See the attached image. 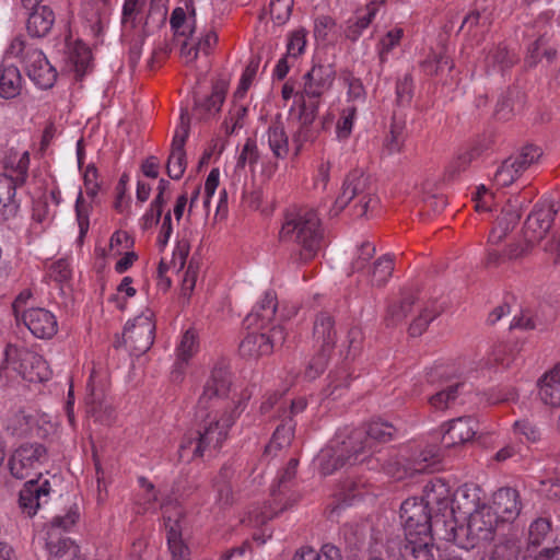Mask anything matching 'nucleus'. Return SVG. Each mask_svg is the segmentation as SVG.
Returning a JSON list of instances; mask_svg holds the SVG:
<instances>
[{"label": "nucleus", "mask_w": 560, "mask_h": 560, "mask_svg": "<svg viewBox=\"0 0 560 560\" xmlns=\"http://www.w3.org/2000/svg\"><path fill=\"white\" fill-rule=\"evenodd\" d=\"M231 381L223 369H214L203 386L197 404L198 429L186 434L178 454L187 463L218 451L226 440L229 429L244 411L250 394L244 392L231 412L222 411L230 392Z\"/></svg>", "instance_id": "1"}, {"label": "nucleus", "mask_w": 560, "mask_h": 560, "mask_svg": "<svg viewBox=\"0 0 560 560\" xmlns=\"http://www.w3.org/2000/svg\"><path fill=\"white\" fill-rule=\"evenodd\" d=\"M395 428L385 421L376 420L368 424L366 428L353 430L347 440L342 441V446L338 451L336 458L324 452L320 463V470L324 475H330L345 464H355L363 462L360 458L366 452H372L376 442L386 443L393 439Z\"/></svg>", "instance_id": "2"}, {"label": "nucleus", "mask_w": 560, "mask_h": 560, "mask_svg": "<svg viewBox=\"0 0 560 560\" xmlns=\"http://www.w3.org/2000/svg\"><path fill=\"white\" fill-rule=\"evenodd\" d=\"M282 241L296 243L300 247V260L312 259L320 247L323 231L317 212L312 208H298L287 213L280 231Z\"/></svg>", "instance_id": "3"}, {"label": "nucleus", "mask_w": 560, "mask_h": 560, "mask_svg": "<svg viewBox=\"0 0 560 560\" xmlns=\"http://www.w3.org/2000/svg\"><path fill=\"white\" fill-rule=\"evenodd\" d=\"M352 201L354 202L352 213L357 217L366 215L369 208L377 205L370 177L360 170H353L346 176L341 192L336 198L330 212L338 215Z\"/></svg>", "instance_id": "4"}, {"label": "nucleus", "mask_w": 560, "mask_h": 560, "mask_svg": "<svg viewBox=\"0 0 560 560\" xmlns=\"http://www.w3.org/2000/svg\"><path fill=\"white\" fill-rule=\"evenodd\" d=\"M431 509L420 498H408L400 505V521L405 539H416L432 536V530L439 534L442 520L432 515Z\"/></svg>", "instance_id": "5"}, {"label": "nucleus", "mask_w": 560, "mask_h": 560, "mask_svg": "<svg viewBox=\"0 0 560 560\" xmlns=\"http://www.w3.org/2000/svg\"><path fill=\"white\" fill-rule=\"evenodd\" d=\"M4 361L30 383L48 381L52 374L47 361L42 355L25 348L19 349L8 345L4 350Z\"/></svg>", "instance_id": "6"}, {"label": "nucleus", "mask_w": 560, "mask_h": 560, "mask_svg": "<svg viewBox=\"0 0 560 560\" xmlns=\"http://www.w3.org/2000/svg\"><path fill=\"white\" fill-rule=\"evenodd\" d=\"M336 70L332 63L316 62L310 71L303 75V89L296 93L298 104L301 102L317 101L328 92L335 82Z\"/></svg>", "instance_id": "7"}, {"label": "nucleus", "mask_w": 560, "mask_h": 560, "mask_svg": "<svg viewBox=\"0 0 560 560\" xmlns=\"http://www.w3.org/2000/svg\"><path fill=\"white\" fill-rule=\"evenodd\" d=\"M122 338L130 351L140 355L153 345L155 338V322L151 312L143 313L125 326Z\"/></svg>", "instance_id": "8"}, {"label": "nucleus", "mask_w": 560, "mask_h": 560, "mask_svg": "<svg viewBox=\"0 0 560 560\" xmlns=\"http://www.w3.org/2000/svg\"><path fill=\"white\" fill-rule=\"evenodd\" d=\"M46 459V448L39 443H25L9 457L10 474L16 479H25L37 470Z\"/></svg>", "instance_id": "9"}, {"label": "nucleus", "mask_w": 560, "mask_h": 560, "mask_svg": "<svg viewBox=\"0 0 560 560\" xmlns=\"http://www.w3.org/2000/svg\"><path fill=\"white\" fill-rule=\"evenodd\" d=\"M557 212L558 209L550 200L536 203L525 221L524 240L528 244L539 243L549 232Z\"/></svg>", "instance_id": "10"}, {"label": "nucleus", "mask_w": 560, "mask_h": 560, "mask_svg": "<svg viewBox=\"0 0 560 560\" xmlns=\"http://www.w3.org/2000/svg\"><path fill=\"white\" fill-rule=\"evenodd\" d=\"M299 105V127L293 135V154L300 155L303 145L313 142L318 136L314 121L318 114V102H301Z\"/></svg>", "instance_id": "11"}, {"label": "nucleus", "mask_w": 560, "mask_h": 560, "mask_svg": "<svg viewBox=\"0 0 560 560\" xmlns=\"http://www.w3.org/2000/svg\"><path fill=\"white\" fill-rule=\"evenodd\" d=\"M23 65L28 78L40 89H49L55 84L57 71L42 50L27 48Z\"/></svg>", "instance_id": "12"}, {"label": "nucleus", "mask_w": 560, "mask_h": 560, "mask_svg": "<svg viewBox=\"0 0 560 560\" xmlns=\"http://www.w3.org/2000/svg\"><path fill=\"white\" fill-rule=\"evenodd\" d=\"M51 492L49 480L31 479L26 481L19 493V508L22 513L33 517L42 505L48 503Z\"/></svg>", "instance_id": "13"}, {"label": "nucleus", "mask_w": 560, "mask_h": 560, "mask_svg": "<svg viewBox=\"0 0 560 560\" xmlns=\"http://www.w3.org/2000/svg\"><path fill=\"white\" fill-rule=\"evenodd\" d=\"M188 137V125L184 120V115L180 116V125L176 129L172 141V149L166 164L167 175L172 179H180L187 166L185 142Z\"/></svg>", "instance_id": "14"}, {"label": "nucleus", "mask_w": 560, "mask_h": 560, "mask_svg": "<svg viewBox=\"0 0 560 560\" xmlns=\"http://www.w3.org/2000/svg\"><path fill=\"white\" fill-rule=\"evenodd\" d=\"M500 522H512L521 513L522 504L517 490L505 487L497 490L489 505Z\"/></svg>", "instance_id": "15"}, {"label": "nucleus", "mask_w": 560, "mask_h": 560, "mask_svg": "<svg viewBox=\"0 0 560 560\" xmlns=\"http://www.w3.org/2000/svg\"><path fill=\"white\" fill-rule=\"evenodd\" d=\"M22 319L30 331L40 339H49L58 330L55 315L45 308H30L23 313Z\"/></svg>", "instance_id": "16"}, {"label": "nucleus", "mask_w": 560, "mask_h": 560, "mask_svg": "<svg viewBox=\"0 0 560 560\" xmlns=\"http://www.w3.org/2000/svg\"><path fill=\"white\" fill-rule=\"evenodd\" d=\"M441 525L443 528H440L439 534L442 535V538L454 542L462 549L470 550L482 542L472 532L468 522L467 524L457 525L455 520L451 517L450 520H442Z\"/></svg>", "instance_id": "17"}, {"label": "nucleus", "mask_w": 560, "mask_h": 560, "mask_svg": "<svg viewBox=\"0 0 560 560\" xmlns=\"http://www.w3.org/2000/svg\"><path fill=\"white\" fill-rule=\"evenodd\" d=\"M314 348L332 353L337 342V329L334 317L326 312L319 313L313 326Z\"/></svg>", "instance_id": "18"}, {"label": "nucleus", "mask_w": 560, "mask_h": 560, "mask_svg": "<svg viewBox=\"0 0 560 560\" xmlns=\"http://www.w3.org/2000/svg\"><path fill=\"white\" fill-rule=\"evenodd\" d=\"M522 215V202L515 198L502 208L501 214L497 219V224L489 235L490 244H500L506 234L518 223Z\"/></svg>", "instance_id": "19"}, {"label": "nucleus", "mask_w": 560, "mask_h": 560, "mask_svg": "<svg viewBox=\"0 0 560 560\" xmlns=\"http://www.w3.org/2000/svg\"><path fill=\"white\" fill-rule=\"evenodd\" d=\"M468 523L472 527L476 536L483 541H489L493 538L498 523L500 522L492 509L487 504H481L472 511L468 508Z\"/></svg>", "instance_id": "20"}, {"label": "nucleus", "mask_w": 560, "mask_h": 560, "mask_svg": "<svg viewBox=\"0 0 560 560\" xmlns=\"http://www.w3.org/2000/svg\"><path fill=\"white\" fill-rule=\"evenodd\" d=\"M438 454L433 452H421L411 464H401L400 462H388L383 465L386 474L395 479H404L417 472H423L431 464L436 462Z\"/></svg>", "instance_id": "21"}, {"label": "nucleus", "mask_w": 560, "mask_h": 560, "mask_svg": "<svg viewBox=\"0 0 560 560\" xmlns=\"http://www.w3.org/2000/svg\"><path fill=\"white\" fill-rule=\"evenodd\" d=\"M476 434V422L471 417H459L447 423L442 436L445 447H453L470 441Z\"/></svg>", "instance_id": "22"}, {"label": "nucleus", "mask_w": 560, "mask_h": 560, "mask_svg": "<svg viewBox=\"0 0 560 560\" xmlns=\"http://www.w3.org/2000/svg\"><path fill=\"white\" fill-rule=\"evenodd\" d=\"M452 495L448 483L441 478H434L424 486L423 497L420 499L431 510L436 508L439 513H444L451 508Z\"/></svg>", "instance_id": "23"}, {"label": "nucleus", "mask_w": 560, "mask_h": 560, "mask_svg": "<svg viewBox=\"0 0 560 560\" xmlns=\"http://www.w3.org/2000/svg\"><path fill=\"white\" fill-rule=\"evenodd\" d=\"M262 142L267 143L272 156L277 160H285L290 154L289 135L280 119L270 122L262 136Z\"/></svg>", "instance_id": "24"}, {"label": "nucleus", "mask_w": 560, "mask_h": 560, "mask_svg": "<svg viewBox=\"0 0 560 560\" xmlns=\"http://www.w3.org/2000/svg\"><path fill=\"white\" fill-rule=\"evenodd\" d=\"M46 550L48 560H78L79 547L60 533L47 532Z\"/></svg>", "instance_id": "25"}, {"label": "nucleus", "mask_w": 560, "mask_h": 560, "mask_svg": "<svg viewBox=\"0 0 560 560\" xmlns=\"http://www.w3.org/2000/svg\"><path fill=\"white\" fill-rule=\"evenodd\" d=\"M16 180L7 174H0V222L14 218L20 205L15 200Z\"/></svg>", "instance_id": "26"}, {"label": "nucleus", "mask_w": 560, "mask_h": 560, "mask_svg": "<svg viewBox=\"0 0 560 560\" xmlns=\"http://www.w3.org/2000/svg\"><path fill=\"white\" fill-rule=\"evenodd\" d=\"M383 3V0H372L366 4L364 11H359L355 18L350 19L345 31L346 37L355 42L362 35V32L370 26Z\"/></svg>", "instance_id": "27"}, {"label": "nucleus", "mask_w": 560, "mask_h": 560, "mask_svg": "<svg viewBox=\"0 0 560 560\" xmlns=\"http://www.w3.org/2000/svg\"><path fill=\"white\" fill-rule=\"evenodd\" d=\"M33 11L30 13L26 28L33 37L46 36L55 23V13L47 5H36L31 8Z\"/></svg>", "instance_id": "28"}, {"label": "nucleus", "mask_w": 560, "mask_h": 560, "mask_svg": "<svg viewBox=\"0 0 560 560\" xmlns=\"http://www.w3.org/2000/svg\"><path fill=\"white\" fill-rule=\"evenodd\" d=\"M278 311L279 303L276 293L273 291H267L257 304L255 311L247 316L246 320L249 325H257L262 328L276 318Z\"/></svg>", "instance_id": "29"}, {"label": "nucleus", "mask_w": 560, "mask_h": 560, "mask_svg": "<svg viewBox=\"0 0 560 560\" xmlns=\"http://www.w3.org/2000/svg\"><path fill=\"white\" fill-rule=\"evenodd\" d=\"M240 353L248 360H257L271 354V341L267 334H248L240 345Z\"/></svg>", "instance_id": "30"}, {"label": "nucleus", "mask_w": 560, "mask_h": 560, "mask_svg": "<svg viewBox=\"0 0 560 560\" xmlns=\"http://www.w3.org/2000/svg\"><path fill=\"white\" fill-rule=\"evenodd\" d=\"M165 526L167 546L173 560H187L189 548L183 539L180 522L167 517Z\"/></svg>", "instance_id": "31"}, {"label": "nucleus", "mask_w": 560, "mask_h": 560, "mask_svg": "<svg viewBox=\"0 0 560 560\" xmlns=\"http://www.w3.org/2000/svg\"><path fill=\"white\" fill-rule=\"evenodd\" d=\"M432 536H428V539H405L400 555L405 560H434Z\"/></svg>", "instance_id": "32"}, {"label": "nucleus", "mask_w": 560, "mask_h": 560, "mask_svg": "<svg viewBox=\"0 0 560 560\" xmlns=\"http://www.w3.org/2000/svg\"><path fill=\"white\" fill-rule=\"evenodd\" d=\"M539 396L545 405L560 407V363L540 381Z\"/></svg>", "instance_id": "33"}, {"label": "nucleus", "mask_w": 560, "mask_h": 560, "mask_svg": "<svg viewBox=\"0 0 560 560\" xmlns=\"http://www.w3.org/2000/svg\"><path fill=\"white\" fill-rule=\"evenodd\" d=\"M199 348L198 336L195 330H186L176 348V361L174 364V372L183 373L185 365L197 353Z\"/></svg>", "instance_id": "34"}, {"label": "nucleus", "mask_w": 560, "mask_h": 560, "mask_svg": "<svg viewBox=\"0 0 560 560\" xmlns=\"http://www.w3.org/2000/svg\"><path fill=\"white\" fill-rule=\"evenodd\" d=\"M22 75L15 66H2L0 69V97L10 100L20 95Z\"/></svg>", "instance_id": "35"}, {"label": "nucleus", "mask_w": 560, "mask_h": 560, "mask_svg": "<svg viewBox=\"0 0 560 560\" xmlns=\"http://www.w3.org/2000/svg\"><path fill=\"white\" fill-rule=\"evenodd\" d=\"M224 100V89L222 86L214 85L212 93L209 96L195 102L194 115L199 119H207L220 112Z\"/></svg>", "instance_id": "36"}, {"label": "nucleus", "mask_w": 560, "mask_h": 560, "mask_svg": "<svg viewBox=\"0 0 560 560\" xmlns=\"http://www.w3.org/2000/svg\"><path fill=\"white\" fill-rule=\"evenodd\" d=\"M3 163L4 168L10 172L8 176H12L19 185L24 184L30 165L28 151L18 152L15 150H10L5 155Z\"/></svg>", "instance_id": "37"}, {"label": "nucleus", "mask_w": 560, "mask_h": 560, "mask_svg": "<svg viewBox=\"0 0 560 560\" xmlns=\"http://www.w3.org/2000/svg\"><path fill=\"white\" fill-rule=\"evenodd\" d=\"M515 61L516 56L511 52L506 46L499 44L488 51L486 67L488 71H504L512 67Z\"/></svg>", "instance_id": "38"}, {"label": "nucleus", "mask_w": 560, "mask_h": 560, "mask_svg": "<svg viewBox=\"0 0 560 560\" xmlns=\"http://www.w3.org/2000/svg\"><path fill=\"white\" fill-rule=\"evenodd\" d=\"M463 384L459 382L446 384L428 399L434 410H446L451 408L459 396Z\"/></svg>", "instance_id": "39"}, {"label": "nucleus", "mask_w": 560, "mask_h": 560, "mask_svg": "<svg viewBox=\"0 0 560 560\" xmlns=\"http://www.w3.org/2000/svg\"><path fill=\"white\" fill-rule=\"evenodd\" d=\"M68 61L73 67L77 77L82 78L91 65V51L82 42L78 40L68 47Z\"/></svg>", "instance_id": "40"}, {"label": "nucleus", "mask_w": 560, "mask_h": 560, "mask_svg": "<svg viewBox=\"0 0 560 560\" xmlns=\"http://www.w3.org/2000/svg\"><path fill=\"white\" fill-rule=\"evenodd\" d=\"M328 385L325 389L326 396L337 399L347 392L351 381V373L346 366H341L328 375Z\"/></svg>", "instance_id": "41"}, {"label": "nucleus", "mask_w": 560, "mask_h": 560, "mask_svg": "<svg viewBox=\"0 0 560 560\" xmlns=\"http://www.w3.org/2000/svg\"><path fill=\"white\" fill-rule=\"evenodd\" d=\"M74 210L77 223L79 226V236L77 242L79 245H82L90 229V214L92 212V205L85 200L81 190L78 194Z\"/></svg>", "instance_id": "42"}, {"label": "nucleus", "mask_w": 560, "mask_h": 560, "mask_svg": "<svg viewBox=\"0 0 560 560\" xmlns=\"http://www.w3.org/2000/svg\"><path fill=\"white\" fill-rule=\"evenodd\" d=\"M292 560H342L340 550L330 544L324 545L319 551L313 548L299 549Z\"/></svg>", "instance_id": "43"}, {"label": "nucleus", "mask_w": 560, "mask_h": 560, "mask_svg": "<svg viewBox=\"0 0 560 560\" xmlns=\"http://www.w3.org/2000/svg\"><path fill=\"white\" fill-rule=\"evenodd\" d=\"M394 270V260L392 256L384 255L380 257L373 265L370 272L372 285L382 287L392 277Z\"/></svg>", "instance_id": "44"}, {"label": "nucleus", "mask_w": 560, "mask_h": 560, "mask_svg": "<svg viewBox=\"0 0 560 560\" xmlns=\"http://www.w3.org/2000/svg\"><path fill=\"white\" fill-rule=\"evenodd\" d=\"M298 459L291 458L278 478L277 486L272 487L271 495L275 501L282 503V497L287 493L288 483L292 481L296 475Z\"/></svg>", "instance_id": "45"}, {"label": "nucleus", "mask_w": 560, "mask_h": 560, "mask_svg": "<svg viewBox=\"0 0 560 560\" xmlns=\"http://www.w3.org/2000/svg\"><path fill=\"white\" fill-rule=\"evenodd\" d=\"M440 314L439 308L436 307L435 303H430L424 308H422L419 316L412 322V324L409 327V334L412 337H417L423 334V331L427 329L429 324L438 317Z\"/></svg>", "instance_id": "46"}, {"label": "nucleus", "mask_w": 560, "mask_h": 560, "mask_svg": "<svg viewBox=\"0 0 560 560\" xmlns=\"http://www.w3.org/2000/svg\"><path fill=\"white\" fill-rule=\"evenodd\" d=\"M541 155V150L535 145H526L522 149V151L514 155L510 156L509 160L512 162L514 167L518 171L520 174L525 172L533 163H535Z\"/></svg>", "instance_id": "47"}, {"label": "nucleus", "mask_w": 560, "mask_h": 560, "mask_svg": "<svg viewBox=\"0 0 560 560\" xmlns=\"http://www.w3.org/2000/svg\"><path fill=\"white\" fill-rule=\"evenodd\" d=\"M541 155V150L535 145H526L522 149V151L514 155L510 156L509 160L512 162L514 167L518 171L520 174L525 172L533 163H535Z\"/></svg>", "instance_id": "48"}, {"label": "nucleus", "mask_w": 560, "mask_h": 560, "mask_svg": "<svg viewBox=\"0 0 560 560\" xmlns=\"http://www.w3.org/2000/svg\"><path fill=\"white\" fill-rule=\"evenodd\" d=\"M415 299L412 295H407L399 302L393 303L387 311L386 320L389 325H397L402 322L412 308Z\"/></svg>", "instance_id": "49"}, {"label": "nucleus", "mask_w": 560, "mask_h": 560, "mask_svg": "<svg viewBox=\"0 0 560 560\" xmlns=\"http://www.w3.org/2000/svg\"><path fill=\"white\" fill-rule=\"evenodd\" d=\"M404 36V30L395 27L388 31L378 44V57L380 62L385 63L388 59L389 52L399 45L400 39Z\"/></svg>", "instance_id": "50"}, {"label": "nucleus", "mask_w": 560, "mask_h": 560, "mask_svg": "<svg viewBox=\"0 0 560 560\" xmlns=\"http://www.w3.org/2000/svg\"><path fill=\"white\" fill-rule=\"evenodd\" d=\"M550 529L551 523L547 518L539 517L533 521L528 529V545L540 546L548 537Z\"/></svg>", "instance_id": "51"}, {"label": "nucleus", "mask_w": 560, "mask_h": 560, "mask_svg": "<svg viewBox=\"0 0 560 560\" xmlns=\"http://www.w3.org/2000/svg\"><path fill=\"white\" fill-rule=\"evenodd\" d=\"M513 431L516 435L529 443H537L541 440L540 428L529 419H521L514 422Z\"/></svg>", "instance_id": "52"}, {"label": "nucleus", "mask_w": 560, "mask_h": 560, "mask_svg": "<svg viewBox=\"0 0 560 560\" xmlns=\"http://www.w3.org/2000/svg\"><path fill=\"white\" fill-rule=\"evenodd\" d=\"M355 116L357 108L354 106H348L342 109L336 126V135L339 140H346L350 137Z\"/></svg>", "instance_id": "53"}, {"label": "nucleus", "mask_w": 560, "mask_h": 560, "mask_svg": "<svg viewBox=\"0 0 560 560\" xmlns=\"http://www.w3.org/2000/svg\"><path fill=\"white\" fill-rule=\"evenodd\" d=\"M260 158L256 141L247 138L237 159V167L255 166Z\"/></svg>", "instance_id": "54"}, {"label": "nucleus", "mask_w": 560, "mask_h": 560, "mask_svg": "<svg viewBox=\"0 0 560 560\" xmlns=\"http://www.w3.org/2000/svg\"><path fill=\"white\" fill-rule=\"evenodd\" d=\"M185 5L189 11V15H187L185 9L182 7L175 8L171 14L170 25L173 32H178L188 20L195 19L196 16L194 0H185Z\"/></svg>", "instance_id": "55"}, {"label": "nucleus", "mask_w": 560, "mask_h": 560, "mask_svg": "<svg viewBox=\"0 0 560 560\" xmlns=\"http://www.w3.org/2000/svg\"><path fill=\"white\" fill-rule=\"evenodd\" d=\"M247 114V108L243 105H235L229 113V117L223 122V128L226 135L234 133L237 129L244 126V118Z\"/></svg>", "instance_id": "56"}, {"label": "nucleus", "mask_w": 560, "mask_h": 560, "mask_svg": "<svg viewBox=\"0 0 560 560\" xmlns=\"http://www.w3.org/2000/svg\"><path fill=\"white\" fill-rule=\"evenodd\" d=\"M315 350L316 354L312 358L305 370V376L310 380L318 377L325 371L331 355L330 352Z\"/></svg>", "instance_id": "57"}, {"label": "nucleus", "mask_w": 560, "mask_h": 560, "mask_svg": "<svg viewBox=\"0 0 560 560\" xmlns=\"http://www.w3.org/2000/svg\"><path fill=\"white\" fill-rule=\"evenodd\" d=\"M522 174L514 167L512 162L506 159L494 174V182L498 186L505 187L514 183Z\"/></svg>", "instance_id": "58"}, {"label": "nucleus", "mask_w": 560, "mask_h": 560, "mask_svg": "<svg viewBox=\"0 0 560 560\" xmlns=\"http://www.w3.org/2000/svg\"><path fill=\"white\" fill-rule=\"evenodd\" d=\"M375 245L371 242H363L358 248L357 255L352 260L351 268L353 271H362L368 266L370 259L375 255Z\"/></svg>", "instance_id": "59"}, {"label": "nucleus", "mask_w": 560, "mask_h": 560, "mask_svg": "<svg viewBox=\"0 0 560 560\" xmlns=\"http://www.w3.org/2000/svg\"><path fill=\"white\" fill-rule=\"evenodd\" d=\"M147 0H125L122 5L124 25L130 24L131 27L136 26L137 16L141 13Z\"/></svg>", "instance_id": "60"}, {"label": "nucleus", "mask_w": 560, "mask_h": 560, "mask_svg": "<svg viewBox=\"0 0 560 560\" xmlns=\"http://www.w3.org/2000/svg\"><path fill=\"white\" fill-rule=\"evenodd\" d=\"M293 436V424L291 422H284L276 429L272 440L270 444L267 446V450H270L273 446L279 448L289 445Z\"/></svg>", "instance_id": "61"}, {"label": "nucleus", "mask_w": 560, "mask_h": 560, "mask_svg": "<svg viewBox=\"0 0 560 560\" xmlns=\"http://www.w3.org/2000/svg\"><path fill=\"white\" fill-rule=\"evenodd\" d=\"M72 270L68 259L61 258L52 262L49 268V277L58 283H65L70 280Z\"/></svg>", "instance_id": "62"}, {"label": "nucleus", "mask_w": 560, "mask_h": 560, "mask_svg": "<svg viewBox=\"0 0 560 560\" xmlns=\"http://www.w3.org/2000/svg\"><path fill=\"white\" fill-rule=\"evenodd\" d=\"M405 141V128L402 125L393 122L389 135L386 138V148L389 153L399 152Z\"/></svg>", "instance_id": "63"}, {"label": "nucleus", "mask_w": 560, "mask_h": 560, "mask_svg": "<svg viewBox=\"0 0 560 560\" xmlns=\"http://www.w3.org/2000/svg\"><path fill=\"white\" fill-rule=\"evenodd\" d=\"M347 353L346 358H355L361 349L363 343V332L360 328L353 327L349 329L347 335Z\"/></svg>", "instance_id": "64"}]
</instances>
